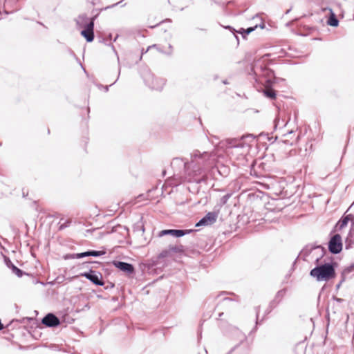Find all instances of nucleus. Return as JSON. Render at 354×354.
<instances>
[{
	"label": "nucleus",
	"mask_w": 354,
	"mask_h": 354,
	"mask_svg": "<svg viewBox=\"0 0 354 354\" xmlns=\"http://www.w3.org/2000/svg\"><path fill=\"white\" fill-rule=\"evenodd\" d=\"M218 156L215 151L201 152L194 150L191 153L189 161V182L201 183H205L208 172L214 169Z\"/></svg>",
	"instance_id": "1"
},
{
	"label": "nucleus",
	"mask_w": 354,
	"mask_h": 354,
	"mask_svg": "<svg viewBox=\"0 0 354 354\" xmlns=\"http://www.w3.org/2000/svg\"><path fill=\"white\" fill-rule=\"evenodd\" d=\"M334 263H325L317 265L310 272V275L315 278L317 281H328L335 277Z\"/></svg>",
	"instance_id": "2"
},
{
	"label": "nucleus",
	"mask_w": 354,
	"mask_h": 354,
	"mask_svg": "<svg viewBox=\"0 0 354 354\" xmlns=\"http://www.w3.org/2000/svg\"><path fill=\"white\" fill-rule=\"evenodd\" d=\"M245 138H251L253 140L254 137L252 135L243 136L241 139L234 138L227 139L225 141L221 142V147H225L227 153H232L230 150L233 149H243L246 147L245 143L243 141Z\"/></svg>",
	"instance_id": "3"
},
{
	"label": "nucleus",
	"mask_w": 354,
	"mask_h": 354,
	"mask_svg": "<svg viewBox=\"0 0 354 354\" xmlns=\"http://www.w3.org/2000/svg\"><path fill=\"white\" fill-rule=\"evenodd\" d=\"M146 84L151 89L160 91L165 84V80L162 78L156 77L151 72H147L144 76Z\"/></svg>",
	"instance_id": "4"
},
{
	"label": "nucleus",
	"mask_w": 354,
	"mask_h": 354,
	"mask_svg": "<svg viewBox=\"0 0 354 354\" xmlns=\"http://www.w3.org/2000/svg\"><path fill=\"white\" fill-rule=\"evenodd\" d=\"M342 250V237L339 234L333 236L328 242V250L333 254H339Z\"/></svg>",
	"instance_id": "5"
},
{
	"label": "nucleus",
	"mask_w": 354,
	"mask_h": 354,
	"mask_svg": "<svg viewBox=\"0 0 354 354\" xmlns=\"http://www.w3.org/2000/svg\"><path fill=\"white\" fill-rule=\"evenodd\" d=\"M80 276L85 277L95 285H104L102 274L95 270H90L88 272L81 273Z\"/></svg>",
	"instance_id": "6"
},
{
	"label": "nucleus",
	"mask_w": 354,
	"mask_h": 354,
	"mask_svg": "<svg viewBox=\"0 0 354 354\" xmlns=\"http://www.w3.org/2000/svg\"><path fill=\"white\" fill-rule=\"evenodd\" d=\"M97 15L93 17L90 19L89 22L86 23V21L88 20L86 15L83 14L78 17V19H77V24L80 26H84V29L86 30H89L91 32H94V21L97 18Z\"/></svg>",
	"instance_id": "7"
},
{
	"label": "nucleus",
	"mask_w": 354,
	"mask_h": 354,
	"mask_svg": "<svg viewBox=\"0 0 354 354\" xmlns=\"http://www.w3.org/2000/svg\"><path fill=\"white\" fill-rule=\"evenodd\" d=\"M298 138L299 136L293 131L284 133L282 140L279 142L280 148H283L284 145L292 146L297 143Z\"/></svg>",
	"instance_id": "8"
},
{
	"label": "nucleus",
	"mask_w": 354,
	"mask_h": 354,
	"mask_svg": "<svg viewBox=\"0 0 354 354\" xmlns=\"http://www.w3.org/2000/svg\"><path fill=\"white\" fill-rule=\"evenodd\" d=\"M171 165L174 168H183L185 171V178L189 182V171H191L189 167V162H185L180 158H175L172 160Z\"/></svg>",
	"instance_id": "9"
},
{
	"label": "nucleus",
	"mask_w": 354,
	"mask_h": 354,
	"mask_svg": "<svg viewBox=\"0 0 354 354\" xmlns=\"http://www.w3.org/2000/svg\"><path fill=\"white\" fill-rule=\"evenodd\" d=\"M280 79L274 76L273 79H267L266 80L265 89L263 90L264 95L270 99H275L276 91L272 88L274 83L277 82Z\"/></svg>",
	"instance_id": "10"
},
{
	"label": "nucleus",
	"mask_w": 354,
	"mask_h": 354,
	"mask_svg": "<svg viewBox=\"0 0 354 354\" xmlns=\"http://www.w3.org/2000/svg\"><path fill=\"white\" fill-rule=\"evenodd\" d=\"M217 218L218 213L209 212L196 224V227L211 225L216 221Z\"/></svg>",
	"instance_id": "11"
},
{
	"label": "nucleus",
	"mask_w": 354,
	"mask_h": 354,
	"mask_svg": "<svg viewBox=\"0 0 354 354\" xmlns=\"http://www.w3.org/2000/svg\"><path fill=\"white\" fill-rule=\"evenodd\" d=\"M286 292L287 289L283 288L276 293L274 299L270 302L268 309L266 311L267 314L270 313L272 309H274L281 301L283 298L285 297Z\"/></svg>",
	"instance_id": "12"
},
{
	"label": "nucleus",
	"mask_w": 354,
	"mask_h": 354,
	"mask_svg": "<svg viewBox=\"0 0 354 354\" xmlns=\"http://www.w3.org/2000/svg\"><path fill=\"white\" fill-rule=\"evenodd\" d=\"M41 322L48 327H56L60 324L59 318L53 313H48L44 316Z\"/></svg>",
	"instance_id": "13"
},
{
	"label": "nucleus",
	"mask_w": 354,
	"mask_h": 354,
	"mask_svg": "<svg viewBox=\"0 0 354 354\" xmlns=\"http://www.w3.org/2000/svg\"><path fill=\"white\" fill-rule=\"evenodd\" d=\"M113 263L115 268L128 274H133L135 271L134 267L131 263L120 261H114Z\"/></svg>",
	"instance_id": "14"
},
{
	"label": "nucleus",
	"mask_w": 354,
	"mask_h": 354,
	"mask_svg": "<svg viewBox=\"0 0 354 354\" xmlns=\"http://www.w3.org/2000/svg\"><path fill=\"white\" fill-rule=\"evenodd\" d=\"M189 233L188 230H177V229H169V230H163L160 231L158 234L159 236H163L165 235H171L175 237H181L185 234Z\"/></svg>",
	"instance_id": "15"
},
{
	"label": "nucleus",
	"mask_w": 354,
	"mask_h": 354,
	"mask_svg": "<svg viewBox=\"0 0 354 354\" xmlns=\"http://www.w3.org/2000/svg\"><path fill=\"white\" fill-rule=\"evenodd\" d=\"M104 251H97V250H88L84 252L73 254L71 255V258L73 259H81L86 257H100L105 254Z\"/></svg>",
	"instance_id": "16"
},
{
	"label": "nucleus",
	"mask_w": 354,
	"mask_h": 354,
	"mask_svg": "<svg viewBox=\"0 0 354 354\" xmlns=\"http://www.w3.org/2000/svg\"><path fill=\"white\" fill-rule=\"evenodd\" d=\"M351 221L352 226H354V216L352 214H347L343 216L336 224V228L337 230H342L345 227L348 222Z\"/></svg>",
	"instance_id": "17"
},
{
	"label": "nucleus",
	"mask_w": 354,
	"mask_h": 354,
	"mask_svg": "<svg viewBox=\"0 0 354 354\" xmlns=\"http://www.w3.org/2000/svg\"><path fill=\"white\" fill-rule=\"evenodd\" d=\"M330 16L327 20V24L333 27H337L339 25V20L331 8H328Z\"/></svg>",
	"instance_id": "18"
},
{
	"label": "nucleus",
	"mask_w": 354,
	"mask_h": 354,
	"mask_svg": "<svg viewBox=\"0 0 354 354\" xmlns=\"http://www.w3.org/2000/svg\"><path fill=\"white\" fill-rule=\"evenodd\" d=\"M81 35L86 39L88 42H91L94 39V32H91L84 28L82 30Z\"/></svg>",
	"instance_id": "19"
},
{
	"label": "nucleus",
	"mask_w": 354,
	"mask_h": 354,
	"mask_svg": "<svg viewBox=\"0 0 354 354\" xmlns=\"http://www.w3.org/2000/svg\"><path fill=\"white\" fill-rule=\"evenodd\" d=\"M221 304L224 306L230 307L231 304H233L235 300L230 297H223L221 299Z\"/></svg>",
	"instance_id": "20"
},
{
	"label": "nucleus",
	"mask_w": 354,
	"mask_h": 354,
	"mask_svg": "<svg viewBox=\"0 0 354 354\" xmlns=\"http://www.w3.org/2000/svg\"><path fill=\"white\" fill-rule=\"evenodd\" d=\"M318 250L320 252V257H322L325 253V248L322 245H311L309 252H311L313 250Z\"/></svg>",
	"instance_id": "21"
},
{
	"label": "nucleus",
	"mask_w": 354,
	"mask_h": 354,
	"mask_svg": "<svg viewBox=\"0 0 354 354\" xmlns=\"http://www.w3.org/2000/svg\"><path fill=\"white\" fill-rule=\"evenodd\" d=\"M11 269L12 270V272L19 277H21L24 274V272L23 270H21V269L18 268L17 266H15V265L12 264V266H11Z\"/></svg>",
	"instance_id": "22"
},
{
	"label": "nucleus",
	"mask_w": 354,
	"mask_h": 354,
	"mask_svg": "<svg viewBox=\"0 0 354 354\" xmlns=\"http://www.w3.org/2000/svg\"><path fill=\"white\" fill-rule=\"evenodd\" d=\"M257 27V26H255L254 27H250V28H247L246 30H244L242 28L241 29L242 31L239 32L242 34L243 37H245V35H248V34H250V32L254 31Z\"/></svg>",
	"instance_id": "23"
},
{
	"label": "nucleus",
	"mask_w": 354,
	"mask_h": 354,
	"mask_svg": "<svg viewBox=\"0 0 354 354\" xmlns=\"http://www.w3.org/2000/svg\"><path fill=\"white\" fill-rule=\"evenodd\" d=\"M157 45L156 44H153L151 46H149L146 50H145L144 48L142 50V52H141V55H140V59H142V55L145 53H147L149 49L153 48V47H156Z\"/></svg>",
	"instance_id": "24"
},
{
	"label": "nucleus",
	"mask_w": 354,
	"mask_h": 354,
	"mask_svg": "<svg viewBox=\"0 0 354 354\" xmlns=\"http://www.w3.org/2000/svg\"><path fill=\"white\" fill-rule=\"evenodd\" d=\"M345 244V248L346 250L351 248V240H350L348 237L346 239Z\"/></svg>",
	"instance_id": "25"
},
{
	"label": "nucleus",
	"mask_w": 354,
	"mask_h": 354,
	"mask_svg": "<svg viewBox=\"0 0 354 354\" xmlns=\"http://www.w3.org/2000/svg\"><path fill=\"white\" fill-rule=\"evenodd\" d=\"M69 224H70V221H66L64 223L60 224L59 229L60 230H62L67 227L69 225Z\"/></svg>",
	"instance_id": "26"
},
{
	"label": "nucleus",
	"mask_w": 354,
	"mask_h": 354,
	"mask_svg": "<svg viewBox=\"0 0 354 354\" xmlns=\"http://www.w3.org/2000/svg\"><path fill=\"white\" fill-rule=\"evenodd\" d=\"M173 53V46L171 44H169V50L165 53V55H171Z\"/></svg>",
	"instance_id": "27"
},
{
	"label": "nucleus",
	"mask_w": 354,
	"mask_h": 354,
	"mask_svg": "<svg viewBox=\"0 0 354 354\" xmlns=\"http://www.w3.org/2000/svg\"><path fill=\"white\" fill-rule=\"evenodd\" d=\"M266 75L269 77L274 76V72L272 70L266 68Z\"/></svg>",
	"instance_id": "28"
},
{
	"label": "nucleus",
	"mask_w": 354,
	"mask_h": 354,
	"mask_svg": "<svg viewBox=\"0 0 354 354\" xmlns=\"http://www.w3.org/2000/svg\"><path fill=\"white\" fill-rule=\"evenodd\" d=\"M259 324V309L257 308V322H256V324Z\"/></svg>",
	"instance_id": "29"
},
{
	"label": "nucleus",
	"mask_w": 354,
	"mask_h": 354,
	"mask_svg": "<svg viewBox=\"0 0 354 354\" xmlns=\"http://www.w3.org/2000/svg\"><path fill=\"white\" fill-rule=\"evenodd\" d=\"M137 227H140V230H142V232H144L145 231V228H144V226L142 225H139V223H137Z\"/></svg>",
	"instance_id": "30"
},
{
	"label": "nucleus",
	"mask_w": 354,
	"mask_h": 354,
	"mask_svg": "<svg viewBox=\"0 0 354 354\" xmlns=\"http://www.w3.org/2000/svg\"><path fill=\"white\" fill-rule=\"evenodd\" d=\"M155 48H157V50H158L159 52L165 54V53H167V51H165H165H163L162 49L159 48L158 47V46H157L156 47H155Z\"/></svg>",
	"instance_id": "31"
},
{
	"label": "nucleus",
	"mask_w": 354,
	"mask_h": 354,
	"mask_svg": "<svg viewBox=\"0 0 354 354\" xmlns=\"http://www.w3.org/2000/svg\"><path fill=\"white\" fill-rule=\"evenodd\" d=\"M114 287V284L112 283H110V284L109 286H107L105 288L106 289H108L109 288H113Z\"/></svg>",
	"instance_id": "32"
},
{
	"label": "nucleus",
	"mask_w": 354,
	"mask_h": 354,
	"mask_svg": "<svg viewBox=\"0 0 354 354\" xmlns=\"http://www.w3.org/2000/svg\"><path fill=\"white\" fill-rule=\"evenodd\" d=\"M344 281V279L342 278V279L340 281V282L337 285V288H339L342 282Z\"/></svg>",
	"instance_id": "33"
},
{
	"label": "nucleus",
	"mask_w": 354,
	"mask_h": 354,
	"mask_svg": "<svg viewBox=\"0 0 354 354\" xmlns=\"http://www.w3.org/2000/svg\"><path fill=\"white\" fill-rule=\"evenodd\" d=\"M171 250L173 251H174V252H178L179 251V249L177 247L173 248Z\"/></svg>",
	"instance_id": "34"
},
{
	"label": "nucleus",
	"mask_w": 354,
	"mask_h": 354,
	"mask_svg": "<svg viewBox=\"0 0 354 354\" xmlns=\"http://www.w3.org/2000/svg\"><path fill=\"white\" fill-rule=\"evenodd\" d=\"M109 86H104V88L105 92H107V91H109Z\"/></svg>",
	"instance_id": "35"
},
{
	"label": "nucleus",
	"mask_w": 354,
	"mask_h": 354,
	"mask_svg": "<svg viewBox=\"0 0 354 354\" xmlns=\"http://www.w3.org/2000/svg\"><path fill=\"white\" fill-rule=\"evenodd\" d=\"M226 294H229V293L228 292H222L218 297H221V296H223L224 295H226Z\"/></svg>",
	"instance_id": "36"
},
{
	"label": "nucleus",
	"mask_w": 354,
	"mask_h": 354,
	"mask_svg": "<svg viewBox=\"0 0 354 354\" xmlns=\"http://www.w3.org/2000/svg\"><path fill=\"white\" fill-rule=\"evenodd\" d=\"M223 315V313H219L218 314V317H221V316Z\"/></svg>",
	"instance_id": "37"
},
{
	"label": "nucleus",
	"mask_w": 354,
	"mask_h": 354,
	"mask_svg": "<svg viewBox=\"0 0 354 354\" xmlns=\"http://www.w3.org/2000/svg\"><path fill=\"white\" fill-rule=\"evenodd\" d=\"M223 83L224 84H228V82H227V80H224V81H223Z\"/></svg>",
	"instance_id": "38"
},
{
	"label": "nucleus",
	"mask_w": 354,
	"mask_h": 354,
	"mask_svg": "<svg viewBox=\"0 0 354 354\" xmlns=\"http://www.w3.org/2000/svg\"><path fill=\"white\" fill-rule=\"evenodd\" d=\"M27 194H28V193L26 194L24 190H23V196H24V197H25Z\"/></svg>",
	"instance_id": "39"
},
{
	"label": "nucleus",
	"mask_w": 354,
	"mask_h": 354,
	"mask_svg": "<svg viewBox=\"0 0 354 354\" xmlns=\"http://www.w3.org/2000/svg\"><path fill=\"white\" fill-rule=\"evenodd\" d=\"M352 268H353V266H351V267L349 268V269L348 270V272H350V271L352 270Z\"/></svg>",
	"instance_id": "40"
},
{
	"label": "nucleus",
	"mask_w": 354,
	"mask_h": 354,
	"mask_svg": "<svg viewBox=\"0 0 354 354\" xmlns=\"http://www.w3.org/2000/svg\"><path fill=\"white\" fill-rule=\"evenodd\" d=\"M319 257H317V258L316 259V262L317 263V262L319 261Z\"/></svg>",
	"instance_id": "41"
},
{
	"label": "nucleus",
	"mask_w": 354,
	"mask_h": 354,
	"mask_svg": "<svg viewBox=\"0 0 354 354\" xmlns=\"http://www.w3.org/2000/svg\"><path fill=\"white\" fill-rule=\"evenodd\" d=\"M261 28H263L264 27V25L263 24L262 26H260Z\"/></svg>",
	"instance_id": "42"
},
{
	"label": "nucleus",
	"mask_w": 354,
	"mask_h": 354,
	"mask_svg": "<svg viewBox=\"0 0 354 354\" xmlns=\"http://www.w3.org/2000/svg\"><path fill=\"white\" fill-rule=\"evenodd\" d=\"M118 74H120V71H119ZM119 75H118V78L119 77Z\"/></svg>",
	"instance_id": "43"
}]
</instances>
